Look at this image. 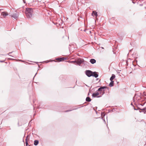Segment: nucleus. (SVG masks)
Wrapping results in <instances>:
<instances>
[{"instance_id":"16","label":"nucleus","mask_w":146,"mask_h":146,"mask_svg":"<svg viewBox=\"0 0 146 146\" xmlns=\"http://www.w3.org/2000/svg\"><path fill=\"white\" fill-rule=\"evenodd\" d=\"M86 101L87 102H89L91 101V99L89 97H87L86 99Z\"/></svg>"},{"instance_id":"11","label":"nucleus","mask_w":146,"mask_h":146,"mask_svg":"<svg viewBox=\"0 0 146 146\" xmlns=\"http://www.w3.org/2000/svg\"><path fill=\"white\" fill-rule=\"evenodd\" d=\"M90 62L92 64H94L96 63V60L94 59H91L90 61Z\"/></svg>"},{"instance_id":"3","label":"nucleus","mask_w":146,"mask_h":146,"mask_svg":"<svg viewBox=\"0 0 146 146\" xmlns=\"http://www.w3.org/2000/svg\"><path fill=\"white\" fill-rule=\"evenodd\" d=\"M93 72L89 70H87L86 72V74L88 76L90 77L93 75Z\"/></svg>"},{"instance_id":"7","label":"nucleus","mask_w":146,"mask_h":146,"mask_svg":"<svg viewBox=\"0 0 146 146\" xmlns=\"http://www.w3.org/2000/svg\"><path fill=\"white\" fill-rule=\"evenodd\" d=\"M82 62L83 60H82L79 59L76 61V63L77 64L80 65L82 63Z\"/></svg>"},{"instance_id":"18","label":"nucleus","mask_w":146,"mask_h":146,"mask_svg":"<svg viewBox=\"0 0 146 146\" xmlns=\"http://www.w3.org/2000/svg\"><path fill=\"white\" fill-rule=\"evenodd\" d=\"M23 2H24V3H25V1L23 0Z\"/></svg>"},{"instance_id":"4","label":"nucleus","mask_w":146,"mask_h":146,"mask_svg":"<svg viewBox=\"0 0 146 146\" xmlns=\"http://www.w3.org/2000/svg\"><path fill=\"white\" fill-rule=\"evenodd\" d=\"M66 58H56V60L58 62H61V61H63L65 60L66 59Z\"/></svg>"},{"instance_id":"15","label":"nucleus","mask_w":146,"mask_h":146,"mask_svg":"<svg viewBox=\"0 0 146 146\" xmlns=\"http://www.w3.org/2000/svg\"><path fill=\"white\" fill-rule=\"evenodd\" d=\"M38 141L37 140H35L34 141V144L35 145H37L38 144Z\"/></svg>"},{"instance_id":"5","label":"nucleus","mask_w":146,"mask_h":146,"mask_svg":"<svg viewBox=\"0 0 146 146\" xmlns=\"http://www.w3.org/2000/svg\"><path fill=\"white\" fill-rule=\"evenodd\" d=\"M18 16V13L17 12H15L13 15H12V17H13L15 19H17Z\"/></svg>"},{"instance_id":"1","label":"nucleus","mask_w":146,"mask_h":146,"mask_svg":"<svg viewBox=\"0 0 146 146\" xmlns=\"http://www.w3.org/2000/svg\"><path fill=\"white\" fill-rule=\"evenodd\" d=\"M106 87L104 86L98 89V92L93 93L92 94V96L94 97H101L104 94V90L103 89L106 88Z\"/></svg>"},{"instance_id":"13","label":"nucleus","mask_w":146,"mask_h":146,"mask_svg":"<svg viewBox=\"0 0 146 146\" xmlns=\"http://www.w3.org/2000/svg\"><path fill=\"white\" fill-rule=\"evenodd\" d=\"M92 15L93 16H96L97 15V12L96 11H93L92 12Z\"/></svg>"},{"instance_id":"6","label":"nucleus","mask_w":146,"mask_h":146,"mask_svg":"<svg viewBox=\"0 0 146 146\" xmlns=\"http://www.w3.org/2000/svg\"><path fill=\"white\" fill-rule=\"evenodd\" d=\"M8 14V13L7 12H3L1 13V16H3L4 18Z\"/></svg>"},{"instance_id":"2","label":"nucleus","mask_w":146,"mask_h":146,"mask_svg":"<svg viewBox=\"0 0 146 146\" xmlns=\"http://www.w3.org/2000/svg\"><path fill=\"white\" fill-rule=\"evenodd\" d=\"M25 13L27 18H31L32 17L33 13V10L31 8H26Z\"/></svg>"},{"instance_id":"12","label":"nucleus","mask_w":146,"mask_h":146,"mask_svg":"<svg viewBox=\"0 0 146 146\" xmlns=\"http://www.w3.org/2000/svg\"><path fill=\"white\" fill-rule=\"evenodd\" d=\"M29 140V138H28V136H27L25 139V143L27 146L28 145V141Z\"/></svg>"},{"instance_id":"14","label":"nucleus","mask_w":146,"mask_h":146,"mask_svg":"<svg viewBox=\"0 0 146 146\" xmlns=\"http://www.w3.org/2000/svg\"><path fill=\"white\" fill-rule=\"evenodd\" d=\"M114 82L113 81H111V82L109 84V86L110 87L113 86V85Z\"/></svg>"},{"instance_id":"17","label":"nucleus","mask_w":146,"mask_h":146,"mask_svg":"<svg viewBox=\"0 0 146 146\" xmlns=\"http://www.w3.org/2000/svg\"><path fill=\"white\" fill-rule=\"evenodd\" d=\"M70 63H76V61H72L70 62Z\"/></svg>"},{"instance_id":"8","label":"nucleus","mask_w":146,"mask_h":146,"mask_svg":"<svg viewBox=\"0 0 146 146\" xmlns=\"http://www.w3.org/2000/svg\"><path fill=\"white\" fill-rule=\"evenodd\" d=\"M92 74L93 75H92V76H93L95 78H97L98 76V73L96 72H93Z\"/></svg>"},{"instance_id":"10","label":"nucleus","mask_w":146,"mask_h":146,"mask_svg":"<svg viewBox=\"0 0 146 146\" xmlns=\"http://www.w3.org/2000/svg\"><path fill=\"white\" fill-rule=\"evenodd\" d=\"M115 75L114 74H112V76L110 78V80L111 81H113V80L115 78Z\"/></svg>"},{"instance_id":"9","label":"nucleus","mask_w":146,"mask_h":146,"mask_svg":"<svg viewBox=\"0 0 146 146\" xmlns=\"http://www.w3.org/2000/svg\"><path fill=\"white\" fill-rule=\"evenodd\" d=\"M140 112H143L144 113H145V112H146V108H144L142 109H140Z\"/></svg>"},{"instance_id":"19","label":"nucleus","mask_w":146,"mask_h":146,"mask_svg":"<svg viewBox=\"0 0 146 146\" xmlns=\"http://www.w3.org/2000/svg\"><path fill=\"white\" fill-rule=\"evenodd\" d=\"M1 10H2L1 9H0V11Z\"/></svg>"}]
</instances>
